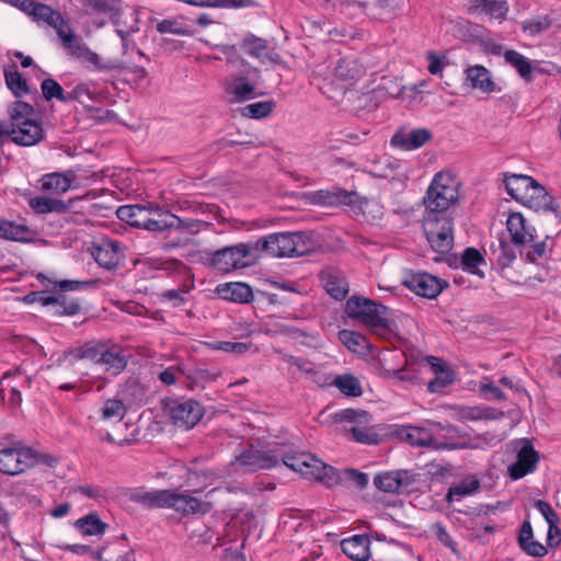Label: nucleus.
Masks as SVG:
<instances>
[{
	"label": "nucleus",
	"mask_w": 561,
	"mask_h": 561,
	"mask_svg": "<svg viewBox=\"0 0 561 561\" xmlns=\"http://www.w3.org/2000/svg\"><path fill=\"white\" fill-rule=\"evenodd\" d=\"M273 101H262L249 104L242 108L243 116L260 119L268 116L274 107Z\"/></svg>",
	"instance_id": "56"
},
{
	"label": "nucleus",
	"mask_w": 561,
	"mask_h": 561,
	"mask_svg": "<svg viewBox=\"0 0 561 561\" xmlns=\"http://www.w3.org/2000/svg\"><path fill=\"white\" fill-rule=\"evenodd\" d=\"M254 243L257 257L264 253L273 257L301 256L309 252L302 232L271 233Z\"/></svg>",
	"instance_id": "3"
},
{
	"label": "nucleus",
	"mask_w": 561,
	"mask_h": 561,
	"mask_svg": "<svg viewBox=\"0 0 561 561\" xmlns=\"http://www.w3.org/2000/svg\"><path fill=\"white\" fill-rule=\"evenodd\" d=\"M30 207L37 214L64 213L68 209V205L64 201L49 197L31 198Z\"/></svg>",
	"instance_id": "42"
},
{
	"label": "nucleus",
	"mask_w": 561,
	"mask_h": 561,
	"mask_svg": "<svg viewBox=\"0 0 561 561\" xmlns=\"http://www.w3.org/2000/svg\"><path fill=\"white\" fill-rule=\"evenodd\" d=\"M106 345L103 342H88L82 346L76 348L70 353V358L68 355L65 356L62 362H69L70 365H73L75 362L81 359H90L96 364L101 363V357L103 356V352H105Z\"/></svg>",
	"instance_id": "29"
},
{
	"label": "nucleus",
	"mask_w": 561,
	"mask_h": 561,
	"mask_svg": "<svg viewBox=\"0 0 561 561\" xmlns=\"http://www.w3.org/2000/svg\"><path fill=\"white\" fill-rule=\"evenodd\" d=\"M239 50L242 55L256 58L261 61L270 58L266 42L255 36L245 37L239 45Z\"/></svg>",
	"instance_id": "35"
},
{
	"label": "nucleus",
	"mask_w": 561,
	"mask_h": 561,
	"mask_svg": "<svg viewBox=\"0 0 561 561\" xmlns=\"http://www.w3.org/2000/svg\"><path fill=\"white\" fill-rule=\"evenodd\" d=\"M520 203L536 211H548L557 220L561 219V209H559V206H553V198L537 181H535Z\"/></svg>",
	"instance_id": "16"
},
{
	"label": "nucleus",
	"mask_w": 561,
	"mask_h": 561,
	"mask_svg": "<svg viewBox=\"0 0 561 561\" xmlns=\"http://www.w3.org/2000/svg\"><path fill=\"white\" fill-rule=\"evenodd\" d=\"M504 60L506 64L514 67L523 79L526 81L531 80L533 67L528 58L523 56L520 53L511 49L504 53Z\"/></svg>",
	"instance_id": "41"
},
{
	"label": "nucleus",
	"mask_w": 561,
	"mask_h": 561,
	"mask_svg": "<svg viewBox=\"0 0 561 561\" xmlns=\"http://www.w3.org/2000/svg\"><path fill=\"white\" fill-rule=\"evenodd\" d=\"M507 10V3L504 0H471L469 8L471 13L488 15L491 19H504Z\"/></svg>",
	"instance_id": "30"
},
{
	"label": "nucleus",
	"mask_w": 561,
	"mask_h": 561,
	"mask_svg": "<svg viewBox=\"0 0 561 561\" xmlns=\"http://www.w3.org/2000/svg\"><path fill=\"white\" fill-rule=\"evenodd\" d=\"M33 114L34 108L31 104L23 101H16L9 108V115L11 119L10 124L12 126H16L19 124L21 125L26 121H32L31 116Z\"/></svg>",
	"instance_id": "47"
},
{
	"label": "nucleus",
	"mask_w": 561,
	"mask_h": 561,
	"mask_svg": "<svg viewBox=\"0 0 561 561\" xmlns=\"http://www.w3.org/2000/svg\"><path fill=\"white\" fill-rule=\"evenodd\" d=\"M370 540L366 535H355L341 541L342 551L354 561H367L370 558Z\"/></svg>",
	"instance_id": "23"
},
{
	"label": "nucleus",
	"mask_w": 561,
	"mask_h": 561,
	"mask_svg": "<svg viewBox=\"0 0 561 561\" xmlns=\"http://www.w3.org/2000/svg\"><path fill=\"white\" fill-rule=\"evenodd\" d=\"M539 460L538 453L527 443L517 453V460L510 466L508 471L514 480L520 479L531 472Z\"/></svg>",
	"instance_id": "20"
},
{
	"label": "nucleus",
	"mask_w": 561,
	"mask_h": 561,
	"mask_svg": "<svg viewBox=\"0 0 561 561\" xmlns=\"http://www.w3.org/2000/svg\"><path fill=\"white\" fill-rule=\"evenodd\" d=\"M34 232L22 224L10 220H0V238L16 242H28L33 239Z\"/></svg>",
	"instance_id": "32"
},
{
	"label": "nucleus",
	"mask_w": 561,
	"mask_h": 561,
	"mask_svg": "<svg viewBox=\"0 0 561 561\" xmlns=\"http://www.w3.org/2000/svg\"><path fill=\"white\" fill-rule=\"evenodd\" d=\"M506 227L512 242L516 245H525L535 239L533 231L526 228L525 218L519 213H513L508 216Z\"/></svg>",
	"instance_id": "25"
},
{
	"label": "nucleus",
	"mask_w": 561,
	"mask_h": 561,
	"mask_svg": "<svg viewBox=\"0 0 561 561\" xmlns=\"http://www.w3.org/2000/svg\"><path fill=\"white\" fill-rule=\"evenodd\" d=\"M362 72V67L353 58L340 59L334 68L335 77L343 81L356 80Z\"/></svg>",
	"instance_id": "44"
},
{
	"label": "nucleus",
	"mask_w": 561,
	"mask_h": 561,
	"mask_svg": "<svg viewBox=\"0 0 561 561\" xmlns=\"http://www.w3.org/2000/svg\"><path fill=\"white\" fill-rule=\"evenodd\" d=\"M432 138V133L427 128L409 129L399 128L390 139V145L394 148L410 151L424 146Z\"/></svg>",
	"instance_id": "15"
},
{
	"label": "nucleus",
	"mask_w": 561,
	"mask_h": 561,
	"mask_svg": "<svg viewBox=\"0 0 561 561\" xmlns=\"http://www.w3.org/2000/svg\"><path fill=\"white\" fill-rule=\"evenodd\" d=\"M56 30L57 35L62 42V46L70 51L81 43L77 34L72 31L70 25L64 20L62 15L59 14L57 19L50 24Z\"/></svg>",
	"instance_id": "36"
},
{
	"label": "nucleus",
	"mask_w": 561,
	"mask_h": 561,
	"mask_svg": "<svg viewBox=\"0 0 561 561\" xmlns=\"http://www.w3.org/2000/svg\"><path fill=\"white\" fill-rule=\"evenodd\" d=\"M100 364L105 366L107 373L118 375L126 368L127 359L121 353L111 351L106 346Z\"/></svg>",
	"instance_id": "45"
},
{
	"label": "nucleus",
	"mask_w": 561,
	"mask_h": 561,
	"mask_svg": "<svg viewBox=\"0 0 561 561\" xmlns=\"http://www.w3.org/2000/svg\"><path fill=\"white\" fill-rule=\"evenodd\" d=\"M339 339L352 352H359L368 345L364 335L350 330L340 331Z\"/></svg>",
	"instance_id": "54"
},
{
	"label": "nucleus",
	"mask_w": 561,
	"mask_h": 561,
	"mask_svg": "<svg viewBox=\"0 0 561 561\" xmlns=\"http://www.w3.org/2000/svg\"><path fill=\"white\" fill-rule=\"evenodd\" d=\"M96 558L100 561H135L131 550H119L116 546L101 549L96 552Z\"/></svg>",
	"instance_id": "52"
},
{
	"label": "nucleus",
	"mask_w": 561,
	"mask_h": 561,
	"mask_svg": "<svg viewBox=\"0 0 561 561\" xmlns=\"http://www.w3.org/2000/svg\"><path fill=\"white\" fill-rule=\"evenodd\" d=\"M535 179L528 175L512 174L505 178V188L511 197L522 202L535 183Z\"/></svg>",
	"instance_id": "34"
},
{
	"label": "nucleus",
	"mask_w": 561,
	"mask_h": 561,
	"mask_svg": "<svg viewBox=\"0 0 561 561\" xmlns=\"http://www.w3.org/2000/svg\"><path fill=\"white\" fill-rule=\"evenodd\" d=\"M71 56L92 64L98 70L111 71L122 69V65L117 60L102 61L100 56L82 42L71 53Z\"/></svg>",
	"instance_id": "31"
},
{
	"label": "nucleus",
	"mask_w": 561,
	"mask_h": 561,
	"mask_svg": "<svg viewBox=\"0 0 561 561\" xmlns=\"http://www.w3.org/2000/svg\"><path fill=\"white\" fill-rule=\"evenodd\" d=\"M127 412L125 403L116 398L107 399L100 408V417L104 422H119L124 419Z\"/></svg>",
	"instance_id": "37"
},
{
	"label": "nucleus",
	"mask_w": 561,
	"mask_h": 561,
	"mask_svg": "<svg viewBox=\"0 0 561 561\" xmlns=\"http://www.w3.org/2000/svg\"><path fill=\"white\" fill-rule=\"evenodd\" d=\"M92 256L101 267L108 271L115 270L124 257L119 242L112 240H103L95 245Z\"/></svg>",
	"instance_id": "18"
},
{
	"label": "nucleus",
	"mask_w": 561,
	"mask_h": 561,
	"mask_svg": "<svg viewBox=\"0 0 561 561\" xmlns=\"http://www.w3.org/2000/svg\"><path fill=\"white\" fill-rule=\"evenodd\" d=\"M160 34L186 35V26L176 19H165L157 23Z\"/></svg>",
	"instance_id": "60"
},
{
	"label": "nucleus",
	"mask_w": 561,
	"mask_h": 561,
	"mask_svg": "<svg viewBox=\"0 0 561 561\" xmlns=\"http://www.w3.org/2000/svg\"><path fill=\"white\" fill-rule=\"evenodd\" d=\"M174 226H172L173 230L180 232H191L195 233L199 230V227L203 225L202 220L198 219H184L174 215Z\"/></svg>",
	"instance_id": "64"
},
{
	"label": "nucleus",
	"mask_w": 561,
	"mask_h": 561,
	"mask_svg": "<svg viewBox=\"0 0 561 561\" xmlns=\"http://www.w3.org/2000/svg\"><path fill=\"white\" fill-rule=\"evenodd\" d=\"M147 215H150V208L148 205H124L119 206L116 210V216L119 220L128 224L135 228H141L146 226Z\"/></svg>",
	"instance_id": "26"
},
{
	"label": "nucleus",
	"mask_w": 561,
	"mask_h": 561,
	"mask_svg": "<svg viewBox=\"0 0 561 561\" xmlns=\"http://www.w3.org/2000/svg\"><path fill=\"white\" fill-rule=\"evenodd\" d=\"M206 255L208 266L225 273L250 266L257 259L253 242L225 247Z\"/></svg>",
	"instance_id": "5"
},
{
	"label": "nucleus",
	"mask_w": 561,
	"mask_h": 561,
	"mask_svg": "<svg viewBox=\"0 0 561 561\" xmlns=\"http://www.w3.org/2000/svg\"><path fill=\"white\" fill-rule=\"evenodd\" d=\"M285 360L289 365L297 367L299 370L308 375L310 379L317 383H325L328 380L325 376L321 374L320 370L314 366V364L308 359L296 357L293 355H287L285 357Z\"/></svg>",
	"instance_id": "43"
},
{
	"label": "nucleus",
	"mask_w": 561,
	"mask_h": 561,
	"mask_svg": "<svg viewBox=\"0 0 561 561\" xmlns=\"http://www.w3.org/2000/svg\"><path fill=\"white\" fill-rule=\"evenodd\" d=\"M414 481L415 479L412 473L405 470H398L377 474L374 479V484L380 491L387 493H399L407 491Z\"/></svg>",
	"instance_id": "17"
},
{
	"label": "nucleus",
	"mask_w": 561,
	"mask_h": 561,
	"mask_svg": "<svg viewBox=\"0 0 561 561\" xmlns=\"http://www.w3.org/2000/svg\"><path fill=\"white\" fill-rule=\"evenodd\" d=\"M24 12L32 15L35 20L44 21L48 25H50L55 19L60 14L58 11L53 10L50 7L37 3L34 0H31V5H27V9Z\"/></svg>",
	"instance_id": "48"
},
{
	"label": "nucleus",
	"mask_w": 561,
	"mask_h": 561,
	"mask_svg": "<svg viewBox=\"0 0 561 561\" xmlns=\"http://www.w3.org/2000/svg\"><path fill=\"white\" fill-rule=\"evenodd\" d=\"M345 422L344 431L352 435L355 442L374 445L378 443V435L369 426L371 416L366 411L347 409L339 414Z\"/></svg>",
	"instance_id": "10"
},
{
	"label": "nucleus",
	"mask_w": 561,
	"mask_h": 561,
	"mask_svg": "<svg viewBox=\"0 0 561 561\" xmlns=\"http://www.w3.org/2000/svg\"><path fill=\"white\" fill-rule=\"evenodd\" d=\"M479 485L480 484L477 480L461 482L460 484L449 489V491L446 495V500L448 502H451L456 496L460 497V496L469 495L472 492H474L476 490H478Z\"/></svg>",
	"instance_id": "62"
},
{
	"label": "nucleus",
	"mask_w": 561,
	"mask_h": 561,
	"mask_svg": "<svg viewBox=\"0 0 561 561\" xmlns=\"http://www.w3.org/2000/svg\"><path fill=\"white\" fill-rule=\"evenodd\" d=\"M466 79L473 89H479L484 93L494 91V82L491 79L490 71L483 66H471L466 70Z\"/></svg>",
	"instance_id": "33"
},
{
	"label": "nucleus",
	"mask_w": 561,
	"mask_h": 561,
	"mask_svg": "<svg viewBox=\"0 0 561 561\" xmlns=\"http://www.w3.org/2000/svg\"><path fill=\"white\" fill-rule=\"evenodd\" d=\"M458 182L449 173H437L423 199L427 214L447 215L445 211L457 202Z\"/></svg>",
	"instance_id": "6"
},
{
	"label": "nucleus",
	"mask_w": 561,
	"mask_h": 561,
	"mask_svg": "<svg viewBox=\"0 0 561 561\" xmlns=\"http://www.w3.org/2000/svg\"><path fill=\"white\" fill-rule=\"evenodd\" d=\"M82 4L91 13H104L110 18L119 14V0H82Z\"/></svg>",
	"instance_id": "46"
},
{
	"label": "nucleus",
	"mask_w": 561,
	"mask_h": 561,
	"mask_svg": "<svg viewBox=\"0 0 561 561\" xmlns=\"http://www.w3.org/2000/svg\"><path fill=\"white\" fill-rule=\"evenodd\" d=\"M454 382L453 371H446L440 374V376L435 377L433 380L428 381L427 389L430 392L438 393L442 392L447 386Z\"/></svg>",
	"instance_id": "63"
},
{
	"label": "nucleus",
	"mask_w": 561,
	"mask_h": 561,
	"mask_svg": "<svg viewBox=\"0 0 561 561\" xmlns=\"http://www.w3.org/2000/svg\"><path fill=\"white\" fill-rule=\"evenodd\" d=\"M548 245L546 241L535 242L530 245H525L520 251V256L525 257L530 263H537L546 256Z\"/></svg>",
	"instance_id": "58"
},
{
	"label": "nucleus",
	"mask_w": 561,
	"mask_h": 561,
	"mask_svg": "<svg viewBox=\"0 0 561 561\" xmlns=\"http://www.w3.org/2000/svg\"><path fill=\"white\" fill-rule=\"evenodd\" d=\"M165 411L172 423L182 430L193 428L204 415V408L193 399L171 400L167 402Z\"/></svg>",
	"instance_id": "12"
},
{
	"label": "nucleus",
	"mask_w": 561,
	"mask_h": 561,
	"mask_svg": "<svg viewBox=\"0 0 561 561\" xmlns=\"http://www.w3.org/2000/svg\"><path fill=\"white\" fill-rule=\"evenodd\" d=\"M3 75L7 87L15 96L20 98L28 93L27 82L18 71L16 65L12 64L11 66L5 67Z\"/></svg>",
	"instance_id": "38"
},
{
	"label": "nucleus",
	"mask_w": 561,
	"mask_h": 561,
	"mask_svg": "<svg viewBox=\"0 0 561 561\" xmlns=\"http://www.w3.org/2000/svg\"><path fill=\"white\" fill-rule=\"evenodd\" d=\"M423 229L431 248L438 254L448 253L454 245V222L449 215L427 214Z\"/></svg>",
	"instance_id": "7"
},
{
	"label": "nucleus",
	"mask_w": 561,
	"mask_h": 561,
	"mask_svg": "<svg viewBox=\"0 0 561 561\" xmlns=\"http://www.w3.org/2000/svg\"><path fill=\"white\" fill-rule=\"evenodd\" d=\"M164 508H171L183 516L195 514H207L211 510V504L202 501L191 494L187 490L167 489Z\"/></svg>",
	"instance_id": "13"
},
{
	"label": "nucleus",
	"mask_w": 561,
	"mask_h": 561,
	"mask_svg": "<svg viewBox=\"0 0 561 561\" xmlns=\"http://www.w3.org/2000/svg\"><path fill=\"white\" fill-rule=\"evenodd\" d=\"M285 466L330 488L335 484H344L363 490L368 484L366 473L356 469L337 471L310 453H299L285 458Z\"/></svg>",
	"instance_id": "1"
},
{
	"label": "nucleus",
	"mask_w": 561,
	"mask_h": 561,
	"mask_svg": "<svg viewBox=\"0 0 561 561\" xmlns=\"http://www.w3.org/2000/svg\"><path fill=\"white\" fill-rule=\"evenodd\" d=\"M222 473L213 468L201 470H188L186 482L193 488V493L204 491L208 485L214 484L222 478Z\"/></svg>",
	"instance_id": "27"
},
{
	"label": "nucleus",
	"mask_w": 561,
	"mask_h": 561,
	"mask_svg": "<svg viewBox=\"0 0 561 561\" xmlns=\"http://www.w3.org/2000/svg\"><path fill=\"white\" fill-rule=\"evenodd\" d=\"M76 527L87 536L103 535L108 525L100 519L96 513H90L76 522Z\"/></svg>",
	"instance_id": "39"
},
{
	"label": "nucleus",
	"mask_w": 561,
	"mask_h": 561,
	"mask_svg": "<svg viewBox=\"0 0 561 561\" xmlns=\"http://www.w3.org/2000/svg\"><path fill=\"white\" fill-rule=\"evenodd\" d=\"M552 25L551 20L548 16H536L529 20H526L523 23V30L530 35H537L541 32L550 28Z\"/></svg>",
	"instance_id": "59"
},
{
	"label": "nucleus",
	"mask_w": 561,
	"mask_h": 561,
	"mask_svg": "<svg viewBox=\"0 0 561 561\" xmlns=\"http://www.w3.org/2000/svg\"><path fill=\"white\" fill-rule=\"evenodd\" d=\"M396 435L398 436V438L410 444L411 446L426 447L434 450H453L466 447L465 444L445 443L437 440L432 435V428H426L425 426H401L396 431Z\"/></svg>",
	"instance_id": "11"
},
{
	"label": "nucleus",
	"mask_w": 561,
	"mask_h": 561,
	"mask_svg": "<svg viewBox=\"0 0 561 561\" xmlns=\"http://www.w3.org/2000/svg\"><path fill=\"white\" fill-rule=\"evenodd\" d=\"M367 199L362 197L356 191H346L340 187L334 188L333 201L329 204L333 206H350L353 209H362L363 205L366 204Z\"/></svg>",
	"instance_id": "40"
},
{
	"label": "nucleus",
	"mask_w": 561,
	"mask_h": 561,
	"mask_svg": "<svg viewBox=\"0 0 561 561\" xmlns=\"http://www.w3.org/2000/svg\"><path fill=\"white\" fill-rule=\"evenodd\" d=\"M219 296L226 300L248 304L253 300L252 288L244 283H227L217 287Z\"/></svg>",
	"instance_id": "28"
},
{
	"label": "nucleus",
	"mask_w": 561,
	"mask_h": 561,
	"mask_svg": "<svg viewBox=\"0 0 561 561\" xmlns=\"http://www.w3.org/2000/svg\"><path fill=\"white\" fill-rule=\"evenodd\" d=\"M401 282L411 291L427 299L436 298L444 288L439 278L428 273L411 270L403 272Z\"/></svg>",
	"instance_id": "14"
},
{
	"label": "nucleus",
	"mask_w": 561,
	"mask_h": 561,
	"mask_svg": "<svg viewBox=\"0 0 561 561\" xmlns=\"http://www.w3.org/2000/svg\"><path fill=\"white\" fill-rule=\"evenodd\" d=\"M495 255L496 265L501 270L504 277L512 283H519L520 279L510 268L512 263L516 260V253L514 247L505 239H499L497 249L493 250Z\"/></svg>",
	"instance_id": "22"
},
{
	"label": "nucleus",
	"mask_w": 561,
	"mask_h": 561,
	"mask_svg": "<svg viewBox=\"0 0 561 561\" xmlns=\"http://www.w3.org/2000/svg\"><path fill=\"white\" fill-rule=\"evenodd\" d=\"M150 215H147L145 230L161 232L165 230H173L174 215L169 210L149 203Z\"/></svg>",
	"instance_id": "24"
},
{
	"label": "nucleus",
	"mask_w": 561,
	"mask_h": 561,
	"mask_svg": "<svg viewBox=\"0 0 561 561\" xmlns=\"http://www.w3.org/2000/svg\"><path fill=\"white\" fill-rule=\"evenodd\" d=\"M482 262H484L482 254L474 248H467L461 255L462 267L480 277H483V273L478 268V265Z\"/></svg>",
	"instance_id": "53"
},
{
	"label": "nucleus",
	"mask_w": 561,
	"mask_h": 561,
	"mask_svg": "<svg viewBox=\"0 0 561 561\" xmlns=\"http://www.w3.org/2000/svg\"><path fill=\"white\" fill-rule=\"evenodd\" d=\"M333 383L346 396L358 397L362 394L360 382L352 375L336 376Z\"/></svg>",
	"instance_id": "50"
},
{
	"label": "nucleus",
	"mask_w": 561,
	"mask_h": 561,
	"mask_svg": "<svg viewBox=\"0 0 561 561\" xmlns=\"http://www.w3.org/2000/svg\"><path fill=\"white\" fill-rule=\"evenodd\" d=\"M56 462V458L37 453L21 443L0 450V472L5 474H19L41 463L53 467Z\"/></svg>",
	"instance_id": "4"
},
{
	"label": "nucleus",
	"mask_w": 561,
	"mask_h": 561,
	"mask_svg": "<svg viewBox=\"0 0 561 561\" xmlns=\"http://www.w3.org/2000/svg\"><path fill=\"white\" fill-rule=\"evenodd\" d=\"M165 495H167V489L165 490H154V491H144V492H138L134 496V500L148 506V507L164 508Z\"/></svg>",
	"instance_id": "49"
},
{
	"label": "nucleus",
	"mask_w": 561,
	"mask_h": 561,
	"mask_svg": "<svg viewBox=\"0 0 561 561\" xmlns=\"http://www.w3.org/2000/svg\"><path fill=\"white\" fill-rule=\"evenodd\" d=\"M228 65L233 73L227 83V93L233 96V102H243L252 99L255 84L249 80V76L252 71L256 72V69L245 65L242 58H234L233 56L229 57Z\"/></svg>",
	"instance_id": "8"
},
{
	"label": "nucleus",
	"mask_w": 561,
	"mask_h": 561,
	"mask_svg": "<svg viewBox=\"0 0 561 561\" xmlns=\"http://www.w3.org/2000/svg\"><path fill=\"white\" fill-rule=\"evenodd\" d=\"M41 90L46 101L57 99L58 101L66 103V93L62 87L55 79H44L41 83Z\"/></svg>",
	"instance_id": "55"
},
{
	"label": "nucleus",
	"mask_w": 561,
	"mask_h": 561,
	"mask_svg": "<svg viewBox=\"0 0 561 561\" xmlns=\"http://www.w3.org/2000/svg\"><path fill=\"white\" fill-rule=\"evenodd\" d=\"M345 312L352 319H357L367 325L371 332L388 337L392 332V324L388 317L389 309L368 298L353 296L345 305Z\"/></svg>",
	"instance_id": "2"
},
{
	"label": "nucleus",
	"mask_w": 561,
	"mask_h": 561,
	"mask_svg": "<svg viewBox=\"0 0 561 561\" xmlns=\"http://www.w3.org/2000/svg\"><path fill=\"white\" fill-rule=\"evenodd\" d=\"M70 180L59 173L47 174L42 181V187L44 190H54L61 193L67 192L70 188Z\"/></svg>",
	"instance_id": "57"
},
{
	"label": "nucleus",
	"mask_w": 561,
	"mask_h": 561,
	"mask_svg": "<svg viewBox=\"0 0 561 561\" xmlns=\"http://www.w3.org/2000/svg\"><path fill=\"white\" fill-rule=\"evenodd\" d=\"M297 453H295L296 455ZM294 454L278 453L276 449H259L253 445L245 448L234 458V462L247 472H255L259 470H267L276 467L282 460L285 465V458L291 457Z\"/></svg>",
	"instance_id": "9"
},
{
	"label": "nucleus",
	"mask_w": 561,
	"mask_h": 561,
	"mask_svg": "<svg viewBox=\"0 0 561 561\" xmlns=\"http://www.w3.org/2000/svg\"><path fill=\"white\" fill-rule=\"evenodd\" d=\"M95 280H61L59 283H55L54 288L59 287V291L50 293L53 298H57L54 305H59L64 307V313L72 316L79 312L80 306L78 302L66 304V296L62 291L65 290H79L82 288H88L95 284Z\"/></svg>",
	"instance_id": "21"
},
{
	"label": "nucleus",
	"mask_w": 561,
	"mask_h": 561,
	"mask_svg": "<svg viewBox=\"0 0 561 561\" xmlns=\"http://www.w3.org/2000/svg\"><path fill=\"white\" fill-rule=\"evenodd\" d=\"M264 333L267 335H287L295 336L298 333V330L286 325L285 323L272 320L264 324Z\"/></svg>",
	"instance_id": "61"
},
{
	"label": "nucleus",
	"mask_w": 561,
	"mask_h": 561,
	"mask_svg": "<svg viewBox=\"0 0 561 561\" xmlns=\"http://www.w3.org/2000/svg\"><path fill=\"white\" fill-rule=\"evenodd\" d=\"M324 288L327 293L336 300L345 298L348 286L344 278H340L336 275L329 274L324 282Z\"/></svg>",
	"instance_id": "51"
},
{
	"label": "nucleus",
	"mask_w": 561,
	"mask_h": 561,
	"mask_svg": "<svg viewBox=\"0 0 561 561\" xmlns=\"http://www.w3.org/2000/svg\"><path fill=\"white\" fill-rule=\"evenodd\" d=\"M43 136L42 125L34 119L13 126L11 130V140L20 146H34L43 139Z\"/></svg>",
	"instance_id": "19"
}]
</instances>
